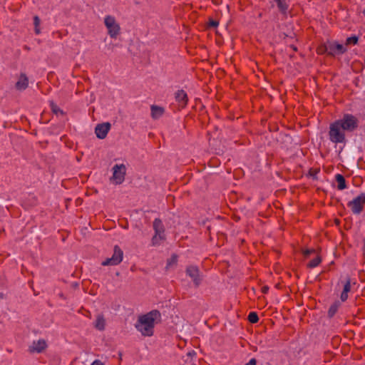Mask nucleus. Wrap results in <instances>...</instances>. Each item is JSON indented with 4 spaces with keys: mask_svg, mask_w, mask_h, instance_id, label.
<instances>
[{
    "mask_svg": "<svg viewBox=\"0 0 365 365\" xmlns=\"http://www.w3.org/2000/svg\"><path fill=\"white\" fill-rule=\"evenodd\" d=\"M160 314L158 311L154 310L149 313L139 317L135 328L143 336H152L155 323L160 319Z\"/></svg>",
    "mask_w": 365,
    "mask_h": 365,
    "instance_id": "nucleus-1",
    "label": "nucleus"
},
{
    "mask_svg": "<svg viewBox=\"0 0 365 365\" xmlns=\"http://www.w3.org/2000/svg\"><path fill=\"white\" fill-rule=\"evenodd\" d=\"M329 140L334 143H342L345 142V130L336 121L331 123L329 131Z\"/></svg>",
    "mask_w": 365,
    "mask_h": 365,
    "instance_id": "nucleus-2",
    "label": "nucleus"
},
{
    "mask_svg": "<svg viewBox=\"0 0 365 365\" xmlns=\"http://www.w3.org/2000/svg\"><path fill=\"white\" fill-rule=\"evenodd\" d=\"M336 121L345 131H354L358 126L357 118L351 114H345L342 118Z\"/></svg>",
    "mask_w": 365,
    "mask_h": 365,
    "instance_id": "nucleus-3",
    "label": "nucleus"
},
{
    "mask_svg": "<svg viewBox=\"0 0 365 365\" xmlns=\"http://www.w3.org/2000/svg\"><path fill=\"white\" fill-rule=\"evenodd\" d=\"M113 175L110 181L113 184L120 185L124 180L126 174V166L124 164H115L113 167Z\"/></svg>",
    "mask_w": 365,
    "mask_h": 365,
    "instance_id": "nucleus-4",
    "label": "nucleus"
},
{
    "mask_svg": "<svg viewBox=\"0 0 365 365\" xmlns=\"http://www.w3.org/2000/svg\"><path fill=\"white\" fill-rule=\"evenodd\" d=\"M365 205V193H361L348 203L349 207L354 214H359Z\"/></svg>",
    "mask_w": 365,
    "mask_h": 365,
    "instance_id": "nucleus-5",
    "label": "nucleus"
},
{
    "mask_svg": "<svg viewBox=\"0 0 365 365\" xmlns=\"http://www.w3.org/2000/svg\"><path fill=\"white\" fill-rule=\"evenodd\" d=\"M123 252L121 249L115 246L114 247L113 254L111 257L103 261L101 264L103 266H114L120 263L123 260Z\"/></svg>",
    "mask_w": 365,
    "mask_h": 365,
    "instance_id": "nucleus-6",
    "label": "nucleus"
},
{
    "mask_svg": "<svg viewBox=\"0 0 365 365\" xmlns=\"http://www.w3.org/2000/svg\"><path fill=\"white\" fill-rule=\"evenodd\" d=\"M153 228L155 234L152 239V243L153 245H156L165 238L164 227L161 220L155 219L153 222Z\"/></svg>",
    "mask_w": 365,
    "mask_h": 365,
    "instance_id": "nucleus-7",
    "label": "nucleus"
},
{
    "mask_svg": "<svg viewBox=\"0 0 365 365\" xmlns=\"http://www.w3.org/2000/svg\"><path fill=\"white\" fill-rule=\"evenodd\" d=\"M104 23L110 37L115 38L120 32V26L115 19L113 16H108L105 18Z\"/></svg>",
    "mask_w": 365,
    "mask_h": 365,
    "instance_id": "nucleus-8",
    "label": "nucleus"
},
{
    "mask_svg": "<svg viewBox=\"0 0 365 365\" xmlns=\"http://www.w3.org/2000/svg\"><path fill=\"white\" fill-rule=\"evenodd\" d=\"M346 48L336 42H329L325 45V51L331 56L339 55L345 53Z\"/></svg>",
    "mask_w": 365,
    "mask_h": 365,
    "instance_id": "nucleus-9",
    "label": "nucleus"
},
{
    "mask_svg": "<svg viewBox=\"0 0 365 365\" xmlns=\"http://www.w3.org/2000/svg\"><path fill=\"white\" fill-rule=\"evenodd\" d=\"M110 128V124L109 123L98 124L95 129L96 136L99 139H104L106 137Z\"/></svg>",
    "mask_w": 365,
    "mask_h": 365,
    "instance_id": "nucleus-10",
    "label": "nucleus"
},
{
    "mask_svg": "<svg viewBox=\"0 0 365 365\" xmlns=\"http://www.w3.org/2000/svg\"><path fill=\"white\" fill-rule=\"evenodd\" d=\"M187 274L192 279L196 286H197L201 281L199 270L197 267L190 266L187 268Z\"/></svg>",
    "mask_w": 365,
    "mask_h": 365,
    "instance_id": "nucleus-11",
    "label": "nucleus"
},
{
    "mask_svg": "<svg viewBox=\"0 0 365 365\" xmlns=\"http://www.w3.org/2000/svg\"><path fill=\"white\" fill-rule=\"evenodd\" d=\"M175 98L181 108H184L187 105L188 101L187 95L183 90L178 91L175 94Z\"/></svg>",
    "mask_w": 365,
    "mask_h": 365,
    "instance_id": "nucleus-12",
    "label": "nucleus"
},
{
    "mask_svg": "<svg viewBox=\"0 0 365 365\" xmlns=\"http://www.w3.org/2000/svg\"><path fill=\"white\" fill-rule=\"evenodd\" d=\"M46 347V341L44 340L40 339L32 343V344L29 346V351L31 352L39 353L42 351Z\"/></svg>",
    "mask_w": 365,
    "mask_h": 365,
    "instance_id": "nucleus-13",
    "label": "nucleus"
},
{
    "mask_svg": "<svg viewBox=\"0 0 365 365\" xmlns=\"http://www.w3.org/2000/svg\"><path fill=\"white\" fill-rule=\"evenodd\" d=\"M29 85V80L24 74H21L16 83V88L18 90H25Z\"/></svg>",
    "mask_w": 365,
    "mask_h": 365,
    "instance_id": "nucleus-14",
    "label": "nucleus"
},
{
    "mask_svg": "<svg viewBox=\"0 0 365 365\" xmlns=\"http://www.w3.org/2000/svg\"><path fill=\"white\" fill-rule=\"evenodd\" d=\"M164 113V109L162 107L157 106H151V115L154 119H158Z\"/></svg>",
    "mask_w": 365,
    "mask_h": 365,
    "instance_id": "nucleus-15",
    "label": "nucleus"
},
{
    "mask_svg": "<svg viewBox=\"0 0 365 365\" xmlns=\"http://www.w3.org/2000/svg\"><path fill=\"white\" fill-rule=\"evenodd\" d=\"M277 4L278 9L285 14L289 9V1L288 0H274Z\"/></svg>",
    "mask_w": 365,
    "mask_h": 365,
    "instance_id": "nucleus-16",
    "label": "nucleus"
},
{
    "mask_svg": "<svg viewBox=\"0 0 365 365\" xmlns=\"http://www.w3.org/2000/svg\"><path fill=\"white\" fill-rule=\"evenodd\" d=\"M94 326L98 330H103L105 329L106 320L102 315L97 316Z\"/></svg>",
    "mask_w": 365,
    "mask_h": 365,
    "instance_id": "nucleus-17",
    "label": "nucleus"
},
{
    "mask_svg": "<svg viewBox=\"0 0 365 365\" xmlns=\"http://www.w3.org/2000/svg\"><path fill=\"white\" fill-rule=\"evenodd\" d=\"M336 180L338 183L337 187L339 190H341L346 188L345 179L341 175L337 174L336 175Z\"/></svg>",
    "mask_w": 365,
    "mask_h": 365,
    "instance_id": "nucleus-18",
    "label": "nucleus"
},
{
    "mask_svg": "<svg viewBox=\"0 0 365 365\" xmlns=\"http://www.w3.org/2000/svg\"><path fill=\"white\" fill-rule=\"evenodd\" d=\"M321 261V257L317 255L315 258L310 261V262L308 264V267L310 268L316 267L320 264Z\"/></svg>",
    "mask_w": 365,
    "mask_h": 365,
    "instance_id": "nucleus-19",
    "label": "nucleus"
},
{
    "mask_svg": "<svg viewBox=\"0 0 365 365\" xmlns=\"http://www.w3.org/2000/svg\"><path fill=\"white\" fill-rule=\"evenodd\" d=\"M248 319L251 323H256L258 322L259 318L255 312H251L248 316Z\"/></svg>",
    "mask_w": 365,
    "mask_h": 365,
    "instance_id": "nucleus-20",
    "label": "nucleus"
},
{
    "mask_svg": "<svg viewBox=\"0 0 365 365\" xmlns=\"http://www.w3.org/2000/svg\"><path fill=\"white\" fill-rule=\"evenodd\" d=\"M358 37L356 36H353L346 38V44H356L358 42Z\"/></svg>",
    "mask_w": 365,
    "mask_h": 365,
    "instance_id": "nucleus-21",
    "label": "nucleus"
},
{
    "mask_svg": "<svg viewBox=\"0 0 365 365\" xmlns=\"http://www.w3.org/2000/svg\"><path fill=\"white\" fill-rule=\"evenodd\" d=\"M34 25H35V31L37 34H38L40 33V30L38 28V26L40 24V19L37 16H36L34 18Z\"/></svg>",
    "mask_w": 365,
    "mask_h": 365,
    "instance_id": "nucleus-22",
    "label": "nucleus"
},
{
    "mask_svg": "<svg viewBox=\"0 0 365 365\" xmlns=\"http://www.w3.org/2000/svg\"><path fill=\"white\" fill-rule=\"evenodd\" d=\"M338 306L336 304H333L332 306H331L328 312L329 316L331 317H333L336 312Z\"/></svg>",
    "mask_w": 365,
    "mask_h": 365,
    "instance_id": "nucleus-23",
    "label": "nucleus"
},
{
    "mask_svg": "<svg viewBox=\"0 0 365 365\" xmlns=\"http://www.w3.org/2000/svg\"><path fill=\"white\" fill-rule=\"evenodd\" d=\"M51 109L53 110V113H55L56 115L58 114H62V110L56 106V105H54L53 103L51 104Z\"/></svg>",
    "mask_w": 365,
    "mask_h": 365,
    "instance_id": "nucleus-24",
    "label": "nucleus"
},
{
    "mask_svg": "<svg viewBox=\"0 0 365 365\" xmlns=\"http://www.w3.org/2000/svg\"><path fill=\"white\" fill-rule=\"evenodd\" d=\"M350 289H351L350 281L348 280L344 286L343 292L348 294V292L350 291Z\"/></svg>",
    "mask_w": 365,
    "mask_h": 365,
    "instance_id": "nucleus-25",
    "label": "nucleus"
},
{
    "mask_svg": "<svg viewBox=\"0 0 365 365\" xmlns=\"http://www.w3.org/2000/svg\"><path fill=\"white\" fill-rule=\"evenodd\" d=\"M315 251L313 249H307V250H305L304 252H303V254L305 257H307L309 256L310 254L312 253H314Z\"/></svg>",
    "mask_w": 365,
    "mask_h": 365,
    "instance_id": "nucleus-26",
    "label": "nucleus"
},
{
    "mask_svg": "<svg viewBox=\"0 0 365 365\" xmlns=\"http://www.w3.org/2000/svg\"><path fill=\"white\" fill-rule=\"evenodd\" d=\"M347 298H348V294L342 292L341 294V301L344 302L347 299Z\"/></svg>",
    "mask_w": 365,
    "mask_h": 365,
    "instance_id": "nucleus-27",
    "label": "nucleus"
},
{
    "mask_svg": "<svg viewBox=\"0 0 365 365\" xmlns=\"http://www.w3.org/2000/svg\"><path fill=\"white\" fill-rule=\"evenodd\" d=\"M256 364H257L256 359L252 358L245 365H256Z\"/></svg>",
    "mask_w": 365,
    "mask_h": 365,
    "instance_id": "nucleus-28",
    "label": "nucleus"
},
{
    "mask_svg": "<svg viewBox=\"0 0 365 365\" xmlns=\"http://www.w3.org/2000/svg\"><path fill=\"white\" fill-rule=\"evenodd\" d=\"M91 365H104L101 361L95 360Z\"/></svg>",
    "mask_w": 365,
    "mask_h": 365,
    "instance_id": "nucleus-29",
    "label": "nucleus"
},
{
    "mask_svg": "<svg viewBox=\"0 0 365 365\" xmlns=\"http://www.w3.org/2000/svg\"><path fill=\"white\" fill-rule=\"evenodd\" d=\"M217 24H217V21H211L210 22V25L211 26H212V27H215V26H217Z\"/></svg>",
    "mask_w": 365,
    "mask_h": 365,
    "instance_id": "nucleus-30",
    "label": "nucleus"
},
{
    "mask_svg": "<svg viewBox=\"0 0 365 365\" xmlns=\"http://www.w3.org/2000/svg\"><path fill=\"white\" fill-rule=\"evenodd\" d=\"M267 290H268V288H267V287H263V289H262V291H263V292H264V293H265V292H267Z\"/></svg>",
    "mask_w": 365,
    "mask_h": 365,
    "instance_id": "nucleus-31",
    "label": "nucleus"
},
{
    "mask_svg": "<svg viewBox=\"0 0 365 365\" xmlns=\"http://www.w3.org/2000/svg\"><path fill=\"white\" fill-rule=\"evenodd\" d=\"M2 297H3V294H0V299H1Z\"/></svg>",
    "mask_w": 365,
    "mask_h": 365,
    "instance_id": "nucleus-32",
    "label": "nucleus"
},
{
    "mask_svg": "<svg viewBox=\"0 0 365 365\" xmlns=\"http://www.w3.org/2000/svg\"><path fill=\"white\" fill-rule=\"evenodd\" d=\"M172 261L175 262V257H173V258L172 259Z\"/></svg>",
    "mask_w": 365,
    "mask_h": 365,
    "instance_id": "nucleus-33",
    "label": "nucleus"
},
{
    "mask_svg": "<svg viewBox=\"0 0 365 365\" xmlns=\"http://www.w3.org/2000/svg\"><path fill=\"white\" fill-rule=\"evenodd\" d=\"M363 14L365 16V9L363 11Z\"/></svg>",
    "mask_w": 365,
    "mask_h": 365,
    "instance_id": "nucleus-34",
    "label": "nucleus"
}]
</instances>
